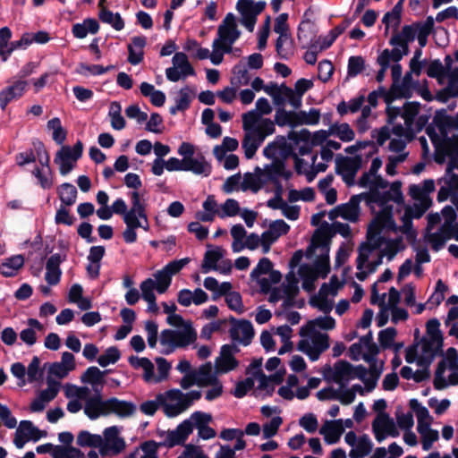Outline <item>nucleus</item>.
I'll use <instances>...</instances> for the list:
<instances>
[{
	"label": "nucleus",
	"instance_id": "nucleus-26",
	"mask_svg": "<svg viewBox=\"0 0 458 458\" xmlns=\"http://www.w3.org/2000/svg\"><path fill=\"white\" fill-rule=\"evenodd\" d=\"M198 386H206L209 384L218 383V378L212 373V365L210 362H207L201 365L197 373Z\"/></svg>",
	"mask_w": 458,
	"mask_h": 458
},
{
	"label": "nucleus",
	"instance_id": "nucleus-49",
	"mask_svg": "<svg viewBox=\"0 0 458 458\" xmlns=\"http://www.w3.org/2000/svg\"><path fill=\"white\" fill-rule=\"evenodd\" d=\"M433 122L441 131H445L446 127H452L454 125L453 117L448 115L445 109H440L436 112Z\"/></svg>",
	"mask_w": 458,
	"mask_h": 458
},
{
	"label": "nucleus",
	"instance_id": "nucleus-13",
	"mask_svg": "<svg viewBox=\"0 0 458 458\" xmlns=\"http://www.w3.org/2000/svg\"><path fill=\"white\" fill-rule=\"evenodd\" d=\"M439 145L442 148V152H445L450 157L447 165V172L450 173L451 170L455 168L458 161V135L445 137Z\"/></svg>",
	"mask_w": 458,
	"mask_h": 458
},
{
	"label": "nucleus",
	"instance_id": "nucleus-30",
	"mask_svg": "<svg viewBox=\"0 0 458 458\" xmlns=\"http://www.w3.org/2000/svg\"><path fill=\"white\" fill-rule=\"evenodd\" d=\"M121 104L117 101H113L110 104L108 114L111 117V126L113 127V129L117 131L123 130L126 125V122L123 115L121 114Z\"/></svg>",
	"mask_w": 458,
	"mask_h": 458
},
{
	"label": "nucleus",
	"instance_id": "nucleus-40",
	"mask_svg": "<svg viewBox=\"0 0 458 458\" xmlns=\"http://www.w3.org/2000/svg\"><path fill=\"white\" fill-rule=\"evenodd\" d=\"M276 148L279 150L280 158L279 160H285L289 157H293L296 153L293 151V146L287 142L286 137L283 135H277L276 137Z\"/></svg>",
	"mask_w": 458,
	"mask_h": 458
},
{
	"label": "nucleus",
	"instance_id": "nucleus-34",
	"mask_svg": "<svg viewBox=\"0 0 458 458\" xmlns=\"http://www.w3.org/2000/svg\"><path fill=\"white\" fill-rule=\"evenodd\" d=\"M232 72L234 74V77L231 78V84L235 88H238L242 84L247 85L250 82V77L244 65L236 64L233 66Z\"/></svg>",
	"mask_w": 458,
	"mask_h": 458
},
{
	"label": "nucleus",
	"instance_id": "nucleus-29",
	"mask_svg": "<svg viewBox=\"0 0 458 458\" xmlns=\"http://www.w3.org/2000/svg\"><path fill=\"white\" fill-rule=\"evenodd\" d=\"M440 322L437 318H430L426 323V332L432 341H437V349H442L444 346V336L440 330Z\"/></svg>",
	"mask_w": 458,
	"mask_h": 458
},
{
	"label": "nucleus",
	"instance_id": "nucleus-51",
	"mask_svg": "<svg viewBox=\"0 0 458 458\" xmlns=\"http://www.w3.org/2000/svg\"><path fill=\"white\" fill-rule=\"evenodd\" d=\"M397 331L394 327H387L379 331L378 341L383 349H388L393 346Z\"/></svg>",
	"mask_w": 458,
	"mask_h": 458
},
{
	"label": "nucleus",
	"instance_id": "nucleus-2",
	"mask_svg": "<svg viewBox=\"0 0 458 458\" xmlns=\"http://www.w3.org/2000/svg\"><path fill=\"white\" fill-rule=\"evenodd\" d=\"M83 153V143L78 140L72 148L63 145L57 151L55 163L59 165V171L62 175L68 174L74 167V163L79 160Z\"/></svg>",
	"mask_w": 458,
	"mask_h": 458
},
{
	"label": "nucleus",
	"instance_id": "nucleus-44",
	"mask_svg": "<svg viewBox=\"0 0 458 458\" xmlns=\"http://www.w3.org/2000/svg\"><path fill=\"white\" fill-rule=\"evenodd\" d=\"M260 114L256 110L249 111L242 114V128L245 132L253 131L261 120Z\"/></svg>",
	"mask_w": 458,
	"mask_h": 458
},
{
	"label": "nucleus",
	"instance_id": "nucleus-52",
	"mask_svg": "<svg viewBox=\"0 0 458 458\" xmlns=\"http://www.w3.org/2000/svg\"><path fill=\"white\" fill-rule=\"evenodd\" d=\"M273 268V263L268 258H262L259 259L256 267L250 272L251 280H257L259 276L268 274Z\"/></svg>",
	"mask_w": 458,
	"mask_h": 458
},
{
	"label": "nucleus",
	"instance_id": "nucleus-56",
	"mask_svg": "<svg viewBox=\"0 0 458 458\" xmlns=\"http://www.w3.org/2000/svg\"><path fill=\"white\" fill-rule=\"evenodd\" d=\"M131 208L130 211L138 213V216L147 221L146 206L140 201V196L138 191H132L131 193Z\"/></svg>",
	"mask_w": 458,
	"mask_h": 458
},
{
	"label": "nucleus",
	"instance_id": "nucleus-46",
	"mask_svg": "<svg viewBox=\"0 0 458 458\" xmlns=\"http://www.w3.org/2000/svg\"><path fill=\"white\" fill-rule=\"evenodd\" d=\"M312 335L311 340L314 348L319 350L321 352H326L329 348V335L327 334L317 331H307V335Z\"/></svg>",
	"mask_w": 458,
	"mask_h": 458
},
{
	"label": "nucleus",
	"instance_id": "nucleus-39",
	"mask_svg": "<svg viewBox=\"0 0 458 458\" xmlns=\"http://www.w3.org/2000/svg\"><path fill=\"white\" fill-rule=\"evenodd\" d=\"M11 38L12 31L8 27H3L0 29V57L3 62H6L10 56L8 47L10 46L9 41Z\"/></svg>",
	"mask_w": 458,
	"mask_h": 458
},
{
	"label": "nucleus",
	"instance_id": "nucleus-45",
	"mask_svg": "<svg viewBox=\"0 0 458 458\" xmlns=\"http://www.w3.org/2000/svg\"><path fill=\"white\" fill-rule=\"evenodd\" d=\"M276 131L275 123L268 118H262L258 124V127L253 130L257 136L261 137L264 142L265 139L273 134Z\"/></svg>",
	"mask_w": 458,
	"mask_h": 458
},
{
	"label": "nucleus",
	"instance_id": "nucleus-64",
	"mask_svg": "<svg viewBox=\"0 0 458 458\" xmlns=\"http://www.w3.org/2000/svg\"><path fill=\"white\" fill-rule=\"evenodd\" d=\"M370 246L369 242H362L358 248V257L356 259L357 269L361 270L364 265L368 262L370 253Z\"/></svg>",
	"mask_w": 458,
	"mask_h": 458
},
{
	"label": "nucleus",
	"instance_id": "nucleus-32",
	"mask_svg": "<svg viewBox=\"0 0 458 458\" xmlns=\"http://www.w3.org/2000/svg\"><path fill=\"white\" fill-rule=\"evenodd\" d=\"M312 13L311 8L307 9L304 13V19L300 23L297 31V38L299 41L308 38L306 31H309L312 37H315L316 31L314 30V24L309 18H307L308 15L312 14Z\"/></svg>",
	"mask_w": 458,
	"mask_h": 458
},
{
	"label": "nucleus",
	"instance_id": "nucleus-50",
	"mask_svg": "<svg viewBox=\"0 0 458 458\" xmlns=\"http://www.w3.org/2000/svg\"><path fill=\"white\" fill-rule=\"evenodd\" d=\"M365 68V61L360 55H352L348 60V76L355 77Z\"/></svg>",
	"mask_w": 458,
	"mask_h": 458
},
{
	"label": "nucleus",
	"instance_id": "nucleus-16",
	"mask_svg": "<svg viewBox=\"0 0 458 458\" xmlns=\"http://www.w3.org/2000/svg\"><path fill=\"white\" fill-rule=\"evenodd\" d=\"M184 171L192 172L195 174H203L208 176L211 174V165L206 162L205 157L200 155L199 157L183 158Z\"/></svg>",
	"mask_w": 458,
	"mask_h": 458
},
{
	"label": "nucleus",
	"instance_id": "nucleus-57",
	"mask_svg": "<svg viewBox=\"0 0 458 458\" xmlns=\"http://www.w3.org/2000/svg\"><path fill=\"white\" fill-rule=\"evenodd\" d=\"M76 218L70 214V210L62 205L56 211L55 222L56 225H65L71 226L74 224Z\"/></svg>",
	"mask_w": 458,
	"mask_h": 458
},
{
	"label": "nucleus",
	"instance_id": "nucleus-31",
	"mask_svg": "<svg viewBox=\"0 0 458 458\" xmlns=\"http://www.w3.org/2000/svg\"><path fill=\"white\" fill-rule=\"evenodd\" d=\"M102 442L103 438L100 435L91 434L87 430H81L77 436V445L81 447L97 448Z\"/></svg>",
	"mask_w": 458,
	"mask_h": 458
},
{
	"label": "nucleus",
	"instance_id": "nucleus-47",
	"mask_svg": "<svg viewBox=\"0 0 458 458\" xmlns=\"http://www.w3.org/2000/svg\"><path fill=\"white\" fill-rule=\"evenodd\" d=\"M410 408L416 413L417 420L421 424L422 420L432 421L428 410L420 404L417 399H411L409 402Z\"/></svg>",
	"mask_w": 458,
	"mask_h": 458
},
{
	"label": "nucleus",
	"instance_id": "nucleus-61",
	"mask_svg": "<svg viewBox=\"0 0 458 458\" xmlns=\"http://www.w3.org/2000/svg\"><path fill=\"white\" fill-rule=\"evenodd\" d=\"M427 75L430 78L439 79L446 74L445 67L442 64L439 59L432 60L428 68Z\"/></svg>",
	"mask_w": 458,
	"mask_h": 458
},
{
	"label": "nucleus",
	"instance_id": "nucleus-27",
	"mask_svg": "<svg viewBox=\"0 0 458 458\" xmlns=\"http://www.w3.org/2000/svg\"><path fill=\"white\" fill-rule=\"evenodd\" d=\"M315 269V275H318V277H321L325 279L327 277L328 274L330 273V259H329V248L318 256L314 265L311 266Z\"/></svg>",
	"mask_w": 458,
	"mask_h": 458
},
{
	"label": "nucleus",
	"instance_id": "nucleus-5",
	"mask_svg": "<svg viewBox=\"0 0 458 458\" xmlns=\"http://www.w3.org/2000/svg\"><path fill=\"white\" fill-rule=\"evenodd\" d=\"M352 364L345 360H339L334 364L332 369L327 366L324 371V377L327 380H333L339 384L341 387H344L345 384L352 379Z\"/></svg>",
	"mask_w": 458,
	"mask_h": 458
},
{
	"label": "nucleus",
	"instance_id": "nucleus-54",
	"mask_svg": "<svg viewBox=\"0 0 458 458\" xmlns=\"http://www.w3.org/2000/svg\"><path fill=\"white\" fill-rule=\"evenodd\" d=\"M225 302L231 310H233L238 314H242L244 312L242 298L240 293L233 292L230 294H227Z\"/></svg>",
	"mask_w": 458,
	"mask_h": 458
},
{
	"label": "nucleus",
	"instance_id": "nucleus-41",
	"mask_svg": "<svg viewBox=\"0 0 458 458\" xmlns=\"http://www.w3.org/2000/svg\"><path fill=\"white\" fill-rule=\"evenodd\" d=\"M284 166H285V162L284 160L275 158L270 165H267L265 167V174L267 180L269 182L279 180V177L283 173Z\"/></svg>",
	"mask_w": 458,
	"mask_h": 458
},
{
	"label": "nucleus",
	"instance_id": "nucleus-24",
	"mask_svg": "<svg viewBox=\"0 0 458 458\" xmlns=\"http://www.w3.org/2000/svg\"><path fill=\"white\" fill-rule=\"evenodd\" d=\"M224 250L221 247H216L215 250H208L203 259L202 270L208 273L209 270L217 269V262L223 258Z\"/></svg>",
	"mask_w": 458,
	"mask_h": 458
},
{
	"label": "nucleus",
	"instance_id": "nucleus-63",
	"mask_svg": "<svg viewBox=\"0 0 458 458\" xmlns=\"http://www.w3.org/2000/svg\"><path fill=\"white\" fill-rule=\"evenodd\" d=\"M299 424L308 433H314L318 429V421L315 414L306 413L300 419Z\"/></svg>",
	"mask_w": 458,
	"mask_h": 458
},
{
	"label": "nucleus",
	"instance_id": "nucleus-20",
	"mask_svg": "<svg viewBox=\"0 0 458 458\" xmlns=\"http://www.w3.org/2000/svg\"><path fill=\"white\" fill-rule=\"evenodd\" d=\"M110 370H100L96 366L89 367L81 376V381L89 385H105V376Z\"/></svg>",
	"mask_w": 458,
	"mask_h": 458
},
{
	"label": "nucleus",
	"instance_id": "nucleus-28",
	"mask_svg": "<svg viewBox=\"0 0 458 458\" xmlns=\"http://www.w3.org/2000/svg\"><path fill=\"white\" fill-rule=\"evenodd\" d=\"M361 195L368 204L376 203L380 207H384L387 202L393 200L391 191L381 192L377 189H370V192L361 193Z\"/></svg>",
	"mask_w": 458,
	"mask_h": 458
},
{
	"label": "nucleus",
	"instance_id": "nucleus-15",
	"mask_svg": "<svg viewBox=\"0 0 458 458\" xmlns=\"http://www.w3.org/2000/svg\"><path fill=\"white\" fill-rule=\"evenodd\" d=\"M106 400L89 398L84 406V413L89 419L94 420L100 416H108Z\"/></svg>",
	"mask_w": 458,
	"mask_h": 458
},
{
	"label": "nucleus",
	"instance_id": "nucleus-3",
	"mask_svg": "<svg viewBox=\"0 0 458 458\" xmlns=\"http://www.w3.org/2000/svg\"><path fill=\"white\" fill-rule=\"evenodd\" d=\"M241 31L237 28L236 19L233 13H228L222 23L217 28V38L213 41H218L219 45L225 46L226 53L232 52L233 44L240 38Z\"/></svg>",
	"mask_w": 458,
	"mask_h": 458
},
{
	"label": "nucleus",
	"instance_id": "nucleus-58",
	"mask_svg": "<svg viewBox=\"0 0 458 458\" xmlns=\"http://www.w3.org/2000/svg\"><path fill=\"white\" fill-rule=\"evenodd\" d=\"M318 78L323 82L328 81L334 72L333 64L329 60H322L318 65Z\"/></svg>",
	"mask_w": 458,
	"mask_h": 458
},
{
	"label": "nucleus",
	"instance_id": "nucleus-10",
	"mask_svg": "<svg viewBox=\"0 0 458 458\" xmlns=\"http://www.w3.org/2000/svg\"><path fill=\"white\" fill-rule=\"evenodd\" d=\"M362 157L356 155L353 157L337 155L335 158V173L343 175L344 174H357L361 167Z\"/></svg>",
	"mask_w": 458,
	"mask_h": 458
},
{
	"label": "nucleus",
	"instance_id": "nucleus-4",
	"mask_svg": "<svg viewBox=\"0 0 458 458\" xmlns=\"http://www.w3.org/2000/svg\"><path fill=\"white\" fill-rule=\"evenodd\" d=\"M228 321L232 326L229 330L231 339L239 342L243 346L250 345L255 335L251 322L248 319H237L233 316H230Z\"/></svg>",
	"mask_w": 458,
	"mask_h": 458
},
{
	"label": "nucleus",
	"instance_id": "nucleus-62",
	"mask_svg": "<svg viewBox=\"0 0 458 458\" xmlns=\"http://www.w3.org/2000/svg\"><path fill=\"white\" fill-rule=\"evenodd\" d=\"M222 213H218L219 217L234 216L240 211V206L234 199H227L222 205Z\"/></svg>",
	"mask_w": 458,
	"mask_h": 458
},
{
	"label": "nucleus",
	"instance_id": "nucleus-33",
	"mask_svg": "<svg viewBox=\"0 0 458 458\" xmlns=\"http://www.w3.org/2000/svg\"><path fill=\"white\" fill-rule=\"evenodd\" d=\"M155 287L159 294L165 293L172 283V276L164 269L157 271L154 274Z\"/></svg>",
	"mask_w": 458,
	"mask_h": 458
},
{
	"label": "nucleus",
	"instance_id": "nucleus-36",
	"mask_svg": "<svg viewBox=\"0 0 458 458\" xmlns=\"http://www.w3.org/2000/svg\"><path fill=\"white\" fill-rule=\"evenodd\" d=\"M121 358V352L116 346L108 347L103 354H101L97 361L98 363L105 368L109 364L116 363Z\"/></svg>",
	"mask_w": 458,
	"mask_h": 458
},
{
	"label": "nucleus",
	"instance_id": "nucleus-48",
	"mask_svg": "<svg viewBox=\"0 0 458 458\" xmlns=\"http://www.w3.org/2000/svg\"><path fill=\"white\" fill-rule=\"evenodd\" d=\"M20 428L21 429H26L30 440H32L34 442H37L40 438L47 437V431L40 430L39 428L35 427L30 420H21L20 422Z\"/></svg>",
	"mask_w": 458,
	"mask_h": 458
},
{
	"label": "nucleus",
	"instance_id": "nucleus-25",
	"mask_svg": "<svg viewBox=\"0 0 458 458\" xmlns=\"http://www.w3.org/2000/svg\"><path fill=\"white\" fill-rule=\"evenodd\" d=\"M333 236L332 229L327 222H324L321 228L316 232L313 239V244L315 247H322L326 251L329 248V241Z\"/></svg>",
	"mask_w": 458,
	"mask_h": 458
},
{
	"label": "nucleus",
	"instance_id": "nucleus-18",
	"mask_svg": "<svg viewBox=\"0 0 458 458\" xmlns=\"http://www.w3.org/2000/svg\"><path fill=\"white\" fill-rule=\"evenodd\" d=\"M263 141L254 131H247L242 141V148L247 159H251Z\"/></svg>",
	"mask_w": 458,
	"mask_h": 458
},
{
	"label": "nucleus",
	"instance_id": "nucleus-7",
	"mask_svg": "<svg viewBox=\"0 0 458 458\" xmlns=\"http://www.w3.org/2000/svg\"><path fill=\"white\" fill-rule=\"evenodd\" d=\"M108 415L115 414L120 418H128L136 411V405L132 402L120 400L117 397L106 399Z\"/></svg>",
	"mask_w": 458,
	"mask_h": 458
},
{
	"label": "nucleus",
	"instance_id": "nucleus-11",
	"mask_svg": "<svg viewBox=\"0 0 458 458\" xmlns=\"http://www.w3.org/2000/svg\"><path fill=\"white\" fill-rule=\"evenodd\" d=\"M362 195H353L347 203L338 205L340 216L350 222H356L360 214V202Z\"/></svg>",
	"mask_w": 458,
	"mask_h": 458
},
{
	"label": "nucleus",
	"instance_id": "nucleus-23",
	"mask_svg": "<svg viewBox=\"0 0 458 458\" xmlns=\"http://www.w3.org/2000/svg\"><path fill=\"white\" fill-rule=\"evenodd\" d=\"M99 20L111 25L115 30H122L124 28V21L119 13H114L107 8H102L98 13Z\"/></svg>",
	"mask_w": 458,
	"mask_h": 458
},
{
	"label": "nucleus",
	"instance_id": "nucleus-35",
	"mask_svg": "<svg viewBox=\"0 0 458 458\" xmlns=\"http://www.w3.org/2000/svg\"><path fill=\"white\" fill-rule=\"evenodd\" d=\"M32 145L35 148V152L38 159V162L42 166L47 168V171L51 175L52 171L50 168V156L47 150L46 149L44 143L39 140H35L32 141Z\"/></svg>",
	"mask_w": 458,
	"mask_h": 458
},
{
	"label": "nucleus",
	"instance_id": "nucleus-42",
	"mask_svg": "<svg viewBox=\"0 0 458 458\" xmlns=\"http://www.w3.org/2000/svg\"><path fill=\"white\" fill-rule=\"evenodd\" d=\"M403 4L402 2H397L395 5L393 7V9L390 12H387L385 13L382 23L385 24V33L387 34L389 31V16H393V19L395 21V27H398L401 23L402 19V11H403Z\"/></svg>",
	"mask_w": 458,
	"mask_h": 458
},
{
	"label": "nucleus",
	"instance_id": "nucleus-59",
	"mask_svg": "<svg viewBox=\"0 0 458 458\" xmlns=\"http://www.w3.org/2000/svg\"><path fill=\"white\" fill-rule=\"evenodd\" d=\"M328 392L332 394L330 397L335 398V400H339L344 405L351 404L355 400L354 392L350 391L349 389H344L343 391L328 389Z\"/></svg>",
	"mask_w": 458,
	"mask_h": 458
},
{
	"label": "nucleus",
	"instance_id": "nucleus-12",
	"mask_svg": "<svg viewBox=\"0 0 458 458\" xmlns=\"http://www.w3.org/2000/svg\"><path fill=\"white\" fill-rule=\"evenodd\" d=\"M63 259L59 253L52 255L47 261L46 264V276L45 279L50 285H55L60 282L62 271L60 269V264Z\"/></svg>",
	"mask_w": 458,
	"mask_h": 458
},
{
	"label": "nucleus",
	"instance_id": "nucleus-21",
	"mask_svg": "<svg viewBox=\"0 0 458 458\" xmlns=\"http://www.w3.org/2000/svg\"><path fill=\"white\" fill-rule=\"evenodd\" d=\"M403 108L402 117L404 119L408 132L411 133V137H413L411 125L414 123L415 117L420 113V103L417 101L405 102Z\"/></svg>",
	"mask_w": 458,
	"mask_h": 458
},
{
	"label": "nucleus",
	"instance_id": "nucleus-19",
	"mask_svg": "<svg viewBox=\"0 0 458 458\" xmlns=\"http://www.w3.org/2000/svg\"><path fill=\"white\" fill-rule=\"evenodd\" d=\"M299 276L302 279V289L307 293H311L316 289L315 282L318 275H315V269L308 264H302L299 268Z\"/></svg>",
	"mask_w": 458,
	"mask_h": 458
},
{
	"label": "nucleus",
	"instance_id": "nucleus-38",
	"mask_svg": "<svg viewBox=\"0 0 458 458\" xmlns=\"http://www.w3.org/2000/svg\"><path fill=\"white\" fill-rule=\"evenodd\" d=\"M195 96V89L185 86L179 91V98L176 99L177 108H181V112L187 110Z\"/></svg>",
	"mask_w": 458,
	"mask_h": 458
},
{
	"label": "nucleus",
	"instance_id": "nucleus-43",
	"mask_svg": "<svg viewBox=\"0 0 458 458\" xmlns=\"http://www.w3.org/2000/svg\"><path fill=\"white\" fill-rule=\"evenodd\" d=\"M40 360L38 356H34L28 366V369L26 371L28 375L29 383H33L35 381H38L42 379L44 371L39 368Z\"/></svg>",
	"mask_w": 458,
	"mask_h": 458
},
{
	"label": "nucleus",
	"instance_id": "nucleus-8",
	"mask_svg": "<svg viewBox=\"0 0 458 458\" xmlns=\"http://www.w3.org/2000/svg\"><path fill=\"white\" fill-rule=\"evenodd\" d=\"M344 432L342 419L327 420L319 429V434L324 436V440L328 445L336 444Z\"/></svg>",
	"mask_w": 458,
	"mask_h": 458
},
{
	"label": "nucleus",
	"instance_id": "nucleus-14",
	"mask_svg": "<svg viewBox=\"0 0 458 458\" xmlns=\"http://www.w3.org/2000/svg\"><path fill=\"white\" fill-rule=\"evenodd\" d=\"M293 124L292 128H295L299 125H316L319 123L320 111L317 108H310L307 113L305 111H292Z\"/></svg>",
	"mask_w": 458,
	"mask_h": 458
},
{
	"label": "nucleus",
	"instance_id": "nucleus-60",
	"mask_svg": "<svg viewBox=\"0 0 458 458\" xmlns=\"http://www.w3.org/2000/svg\"><path fill=\"white\" fill-rule=\"evenodd\" d=\"M140 288L141 290V295L144 301H148L157 300L154 293V290H156L155 281L152 278H147L146 280L142 281Z\"/></svg>",
	"mask_w": 458,
	"mask_h": 458
},
{
	"label": "nucleus",
	"instance_id": "nucleus-37",
	"mask_svg": "<svg viewBox=\"0 0 458 458\" xmlns=\"http://www.w3.org/2000/svg\"><path fill=\"white\" fill-rule=\"evenodd\" d=\"M82 456L83 453L80 449L73 447L72 445H56L55 446L52 453L53 458H79Z\"/></svg>",
	"mask_w": 458,
	"mask_h": 458
},
{
	"label": "nucleus",
	"instance_id": "nucleus-53",
	"mask_svg": "<svg viewBox=\"0 0 458 458\" xmlns=\"http://www.w3.org/2000/svg\"><path fill=\"white\" fill-rule=\"evenodd\" d=\"M48 387L40 392L39 396L46 402L48 403L55 398L59 391L60 384L48 377L47 379Z\"/></svg>",
	"mask_w": 458,
	"mask_h": 458
},
{
	"label": "nucleus",
	"instance_id": "nucleus-6",
	"mask_svg": "<svg viewBox=\"0 0 458 458\" xmlns=\"http://www.w3.org/2000/svg\"><path fill=\"white\" fill-rule=\"evenodd\" d=\"M231 345L224 344L220 350V355L215 360L216 372L219 374L228 373L239 366V361L231 353Z\"/></svg>",
	"mask_w": 458,
	"mask_h": 458
},
{
	"label": "nucleus",
	"instance_id": "nucleus-1",
	"mask_svg": "<svg viewBox=\"0 0 458 458\" xmlns=\"http://www.w3.org/2000/svg\"><path fill=\"white\" fill-rule=\"evenodd\" d=\"M196 339L197 333L191 322H187L183 330L164 329L160 335V344L174 348H185Z\"/></svg>",
	"mask_w": 458,
	"mask_h": 458
},
{
	"label": "nucleus",
	"instance_id": "nucleus-17",
	"mask_svg": "<svg viewBox=\"0 0 458 458\" xmlns=\"http://www.w3.org/2000/svg\"><path fill=\"white\" fill-rule=\"evenodd\" d=\"M315 326L323 330H332L335 327V320L331 316L318 317L314 320H310L304 327L301 328L300 335L306 336L307 331H316Z\"/></svg>",
	"mask_w": 458,
	"mask_h": 458
},
{
	"label": "nucleus",
	"instance_id": "nucleus-22",
	"mask_svg": "<svg viewBox=\"0 0 458 458\" xmlns=\"http://www.w3.org/2000/svg\"><path fill=\"white\" fill-rule=\"evenodd\" d=\"M58 197L63 205L71 207L76 202L77 189L70 182H64L57 190Z\"/></svg>",
	"mask_w": 458,
	"mask_h": 458
},
{
	"label": "nucleus",
	"instance_id": "nucleus-55",
	"mask_svg": "<svg viewBox=\"0 0 458 458\" xmlns=\"http://www.w3.org/2000/svg\"><path fill=\"white\" fill-rule=\"evenodd\" d=\"M283 423V419L279 416L272 418V420L263 425L262 432L264 438H271L276 436Z\"/></svg>",
	"mask_w": 458,
	"mask_h": 458
},
{
	"label": "nucleus",
	"instance_id": "nucleus-9",
	"mask_svg": "<svg viewBox=\"0 0 458 458\" xmlns=\"http://www.w3.org/2000/svg\"><path fill=\"white\" fill-rule=\"evenodd\" d=\"M27 82L25 81H17L13 85L8 86L0 91V107L4 111L7 105L15 99L20 98L26 90Z\"/></svg>",
	"mask_w": 458,
	"mask_h": 458
}]
</instances>
